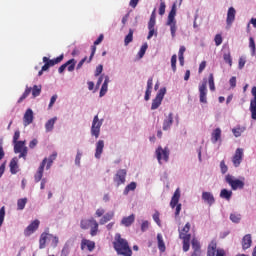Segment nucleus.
<instances>
[{
  "label": "nucleus",
  "mask_w": 256,
  "mask_h": 256,
  "mask_svg": "<svg viewBox=\"0 0 256 256\" xmlns=\"http://www.w3.org/2000/svg\"><path fill=\"white\" fill-rule=\"evenodd\" d=\"M114 250L116 251L117 255L120 256H133V250L131 246H129V241L123 238L121 234L116 233L114 236V241L112 243Z\"/></svg>",
  "instance_id": "f257e3e1"
},
{
  "label": "nucleus",
  "mask_w": 256,
  "mask_h": 256,
  "mask_svg": "<svg viewBox=\"0 0 256 256\" xmlns=\"http://www.w3.org/2000/svg\"><path fill=\"white\" fill-rule=\"evenodd\" d=\"M179 199H181V190L179 188H177L171 198L170 201V207L172 209H175V217H179L180 213H181V207L182 205L179 204Z\"/></svg>",
  "instance_id": "f03ea898"
},
{
  "label": "nucleus",
  "mask_w": 256,
  "mask_h": 256,
  "mask_svg": "<svg viewBox=\"0 0 256 256\" xmlns=\"http://www.w3.org/2000/svg\"><path fill=\"white\" fill-rule=\"evenodd\" d=\"M225 181L228 183V185H230L233 191H237V189H243V187H245V182L235 179V177L230 174L226 175Z\"/></svg>",
  "instance_id": "7ed1b4c3"
},
{
  "label": "nucleus",
  "mask_w": 256,
  "mask_h": 256,
  "mask_svg": "<svg viewBox=\"0 0 256 256\" xmlns=\"http://www.w3.org/2000/svg\"><path fill=\"white\" fill-rule=\"evenodd\" d=\"M103 125V120H99V115L94 116L91 126V136L95 139H99L101 134V126Z\"/></svg>",
  "instance_id": "20e7f679"
},
{
  "label": "nucleus",
  "mask_w": 256,
  "mask_h": 256,
  "mask_svg": "<svg viewBox=\"0 0 256 256\" xmlns=\"http://www.w3.org/2000/svg\"><path fill=\"white\" fill-rule=\"evenodd\" d=\"M165 93H167V88H161L157 93L155 99L152 100L151 109L155 111V109H159L161 107V103H163V98L165 97Z\"/></svg>",
  "instance_id": "39448f33"
},
{
  "label": "nucleus",
  "mask_w": 256,
  "mask_h": 256,
  "mask_svg": "<svg viewBox=\"0 0 256 256\" xmlns=\"http://www.w3.org/2000/svg\"><path fill=\"white\" fill-rule=\"evenodd\" d=\"M63 57H64L63 54H61L57 58H54V59L50 60L49 58L44 56L43 57L44 65L42 66V71H48V69L50 67H54V65H58V63H61V61H63Z\"/></svg>",
  "instance_id": "423d86ee"
},
{
  "label": "nucleus",
  "mask_w": 256,
  "mask_h": 256,
  "mask_svg": "<svg viewBox=\"0 0 256 256\" xmlns=\"http://www.w3.org/2000/svg\"><path fill=\"white\" fill-rule=\"evenodd\" d=\"M14 152L20 154L19 159H21V157H27V146H25V141H18L14 143Z\"/></svg>",
  "instance_id": "0eeeda50"
},
{
  "label": "nucleus",
  "mask_w": 256,
  "mask_h": 256,
  "mask_svg": "<svg viewBox=\"0 0 256 256\" xmlns=\"http://www.w3.org/2000/svg\"><path fill=\"white\" fill-rule=\"evenodd\" d=\"M126 177H127V170L120 169L115 174L113 181L116 184V186L119 187L120 185H124Z\"/></svg>",
  "instance_id": "6e6552de"
},
{
  "label": "nucleus",
  "mask_w": 256,
  "mask_h": 256,
  "mask_svg": "<svg viewBox=\"0 0 256 256\" xmlns=\"http://www.w3.org/2000/svg\"><path fill=\"white\" fill-rule=\"evenodd\" d=\"M39 225H41V222L38 219L34 220L30 225L26 227V229L24 230V235L26 237H29V235H33V233L39 229Z\"/></svg>",
  "instance_id": "1a4fd4ad"
},
{
  "label": "nucleus",
  "mask_w": 256,
  "mask_h": 256,
  "mask_svg": "<svg viewBox=\"0 0 256 256\" xmlns=\"http://www.w3.org/2000/svg\"><path fill=\"white\" fill-rule=\"evenodd\" d=\"M77 61H75V59H70L68 60L66 63L62 64L59 68H58V73H63V71H65L66 69L69 72L75 71V65H76ZM68 67V68H67Z\"/></svg>",
  "instance_id": "9d476101"
},
{
  "label": "nucleus",
  "mask_w": 256,
  "mask_h": 256,
  "mask_svg": "<svg viewBox=\"0 0 256 256\" xmlns=\"http://www.w3.org/2000/svg\"><path fill=\"white\" fill-rule=\"evenodd\" d=\"M251 93L253 95V99L250 100V112L252 119L256 121V86L252 88Z\"/></svg>",
  "instance_id": "9b49d317"
},
{
  "label": "nucleus",
  "mask_w": 256,
  "mask_h": 256,
  "mask_svg": "<svg viewBox=\"0 0 256 256\" xmlns=\"http://www.w3.org/2000/svg\"><path fill=\"white\" fill-rule=\"evenodd\" d=\"M156 157L158 161H168L169 160V148H161L159 147L156 150Z\"/></svg>",
  "instance_id": "f8f14e48"
},
{
  "label": "nucleus",
  "mask_w": 256,
  "mask_h": 256,
  "mask_svg": "<svg viewBox=\"0 0 256 256\" xmlns=\"http://www.w3.org/2000/svg\"><path fill=\"white\" fill-rule=\"evenodd\" d=\"M191 231V223L187 222L185 226L179 230V238L180 239H191V234L189 233Z\"/></svg>",
  "instance_id": "ddd939ff"
},
{
  "label": "nucleus",
  "mask_w": 256,
  "mask_h": 256,
  "mask_svg": "<svg viewBox=\"0 0 256 256\" xmlns=\"http://www.w3.org/2000/svg\"><path fill=\"white\" fill-rule=\"evenodd\" d=\"M33 119H34L33 110L31 108H28L24 113V117H23L24 127L31 125V123H33Z\"/></svg>",
  "instance_id": "4468645a"
},
{
  "label": "nucleus",
  "mask_w": 256,
  "mask_h": 256,
  "mask_svg": "<svg viewBox=\"0 0 256 256\" xmlns=\"http://www.w3.org/2000/svg\"><path fill=\"white\" fill-rule=\"evenodd\" d=\"M103 34H100L98 39L94 42V45L91 47V54L90 57L88 59V63H91V61H93V57H95V53L97 51V45H100L103 41Z\"/></svg>",
  "instance_id": "2eb2a0df"
},
{
  "label": "nucleus",
  "mask_w": 256,
  "mask_h": 256,
  "mask_svg": "<svg viewBox=\"0 0 256 256\" xmlns=\"http://www.w3.org/2000/svg\"><path fill=\"white\" fill-rule=\"evenodd\" d=\"M235 15H237V11L235 8L230 7L227 12V18H226V23L228 27H231L235 21Z\"/></svg>",
  "instance_id": "dca6fc26"
},
{
  "label": "nucleus",
  "mask_w": 256,
  "mask_h": 256,
  "mask_svg": "<svg viewBox=\"0 0 256 256\" xmlns=\"http://www.w3.org/2000/svg\"><path fill=\"white\" fill-rule=\"evenodd\" d=\"M200 103H207V82H203L199 86Z\"/></svg>",
  "instance_id": "f3484780"
},
{
  "label": "nucleus",
  "mask_w": 256,
  "mask_h": 256,
  "mask_svg": "<svg viewBox=\"0 0 256 256\" xmlns=\"http://www.w3.org/2000/svg\"><path fill=\"white\" fill-rule=\"evenodd\" d=\"M46 163H47V162L43 161V162L40 164V166H39L37 172L35 173V175H34V181H35V183H39V181H43V171H45V165H46Z\"/></svg>",
  "instance_id": "a211bd4d"
},
{
  "label": "nucleus",
  "mask_w": 256,
  "mask_h": 256,
  "mask_svg": "<svg viewBox=\"0 0 256 256\" xmlns=\"http://www.w3.org/2000/svg\"><path fill=\"white\" fill-rule=\"evenodd\" d=\"M191 243L193 249L191 256H201V243L199 242V240L193 238Z\"/></svg>",
  "instance_id": "6ab92c4d"
},
{
  "label": "nucleus",
  "mask_w": 256,
  "mask_h": 256,
  "mask_svg": "<svg viewBox=\"0 0 256 256\" xmlns=\"http://www.w3.org/2000/svg\"><path fill=\"white\" fill-rule=\"evenodd\" d=\"M171 125H173V112H170L164 119L162 126L163 131H169V129H171Z\"/></svg>",
  "instance_id": "aec40b11"
},
{
  "label": "nucleus",
  "mask_w": 256,
  "mask_h": 256,
  "mask_svg": "<svg viewBox=\"0 0 256 256\" xmlns=\"http://www.w3.org/2000/svg\"><path fill=\"white\" fill-rule=\"evenodd\" d=\"M175 15H177V4L176 3H174L172 5V8L168 14V20H167L166 25H171V23H176Z\"/></svg>",
  "instance_id": "412c9836"
},
{
  "label": "nucleus",
  "mask_w": 256,
  "mask_h": 256,
  "mask_svg": "<svg viewBox=\"0 0 256 256\" xmlns=\"http://www.w3.org/2000/svg\"><path fill=\"white\" fill-rule=\"evenodd\" d=\"M85 247L91 252L95 249V242L83 238L81 241V250L85 251Z\"/></svg>",
  "instance_id": "4be33fe9"
},
{
  "label": "nucleus",
  "mask_w": 256,
  "mask_h": 256,
  "mask_svg": "<svg viewBox=\"0 0 256 256\" xmlns=\"http://www.w3.org/2000/svg\"><path fill=\"white\" fill-rule=\"evenodd\" d=\"M202 199H203L204 203H207L210 206L215 203V197L213 196V193H211V192H203Z\"/></svg>",
  "instance_id": "5701e85b"
},
{
  "label": "nucleus",
  "mask_w": 256,
  "mask_h": 256,
  "mask_svg": "<svg viewBox=\"0 0 256 256\" xmlns=\"http://www.w3.org/2000/svg\"><path fill=\"white\" fill-rule=\"evenodd\" d=\"M217 253V240H212L207 248V256H215Z\"/></svg>",
  "instance_id": "b1692460"
},
{
  "label": "nucleus",
  "mask_w": 256,
  "mask_h": 256,
  "mask_svg": "<svg viewBox=\"0 0 256 256\" xmlns=\"http://www.w3.org/2000/svg\"><path fill=\"white\" fill-rule=\"evenodd\" d=\"M133 223H135V214L123 217L121 220V225H124V227H131Z\"/></svg>",
  "instance_id": "393cba45"
},
{
  "label": "nucleus",
  "mask_w": 256,
  "mask_h": 256,
  "mask_svg": "<svg viewBox=\"0 0 256 256\" xmlns=\"http://www.w3.org/2000/svg\"><path fill=\"white\" fill-rule=\"evenodd\" d=\"M49 237H53L52 234L49 233H42L39 239V249H45V245L47 243V239H49Z\"/></svg>",
  "instance_id": "a878e982"
},
{
  "label": "nucleus",
  "mask_w": 256,
  "mask_h": 256,
  "mask_svg": "<svg viewBox=\"0 0 256 256\" xmlns=\"http://www.w3.org/2000/svg\"><path fill=\"white\" fill-rule=\"evenodd\" d=\"M104 147H105V142L103 140H99L96 143V153H95L96 159H101V154L103 153Z\"/></svg>",
  "instance_id": "bb28decb"
},
{
  "label": "nucleus",
  "mask_w": 256,
  "mask_h": 256,
  "mask_svg": "<svg viewBox=\"0 0 256 256\" xmlns=\"http://www.w3.org/2000/svg\"><path fill=\"white\" fill-rule=\"evenodd\" d=\"M55 123H57V117H53L45 123L46 133H51V131H53Z\"/></svg>",
  "instance_id": "cd10ccee"
},
{
  "label": "nucleus",
  "mask_w": 256,
  "mask_h": 256,
  "mask_svg": "<svg viewBox=\"0 0 256 256\" xmlns=\"http://www.w3.org/2000/svg\"><path fill=\"white\" fill-rule=\"evenodd\" d=\"M251 243H253L251 234H246L242 239V249H249V247H251Z\"/></svg>",
  "instance_id": "c85d7f7f"
},
{
  "label": "nucleus",
  "mask_w": 256,
  "mask_h": 256,
  "mask_svg": "<svg viewBox=\"0 0 256 256\" xmlns=\"http://www.w3.org/2000/svg\"><path fill=\"white\" fill-rule=\"evenodd\" d=\"M115 217V212H107L99 221L101 225H105V223H109Z\"/></svg>",
  "instance_id": "c756f323"
},
{
  "label": "nucleus",
  "mask_w": 256,
  "mask_h": 256,
  "mask_svg": "<svg viewBox=\"0 0 256 256\" xmlns=\"http://www.w3.org/2000/svg\"><path fill=\"white\" fill-rule=\"evenodd\" d=\"M212 143H217V141H221V128H216L211 134Z\"/></svg>",
  "instance_id": "7c9ffc66"
},
{
  "label": "nucleus",
  "mask_w": 256,
  "mask_h": 256,
  "mask_svg": "<svg viewBox=\"0 0 256 256\" xmlns=\"http://www.w3.org/2000/svg\"><path fill=\"white\" fill-rule=\"evenodd\" d=\"M157 241H158V249L161 251V253H165L166 247H165V241H163V235L160 233L157 234Z\"/></svg>",
  "instance_id": "2f4dec72"
},
{
  "label": "nucleus",
  "mask_w": 256,
  "mask_h": 256,
  "mask_svg": "<svg viewBox=\"0 0 256 256\" xmlns=\"http://www.w3.org/2000/svg\"><path fill=\"white\" fill-rule=\"evenodd\" d=\"M93 221H95V218L81 220L80 222L81 229H84V230L89 229V227H91V225L93 224Z\"/></svg>",
  "instance_id": "473e14b6"
},
{
  "label": "nucleus",
  "mask_w": 256,
  "mask_h": 256,
  "mask_svg": "<svg viewBox=\"0 0 256 256\" xmlns=\"http://www.w3.org/2000/svg\"><path fill=\"white\" fill-rule=\"evenodd\" d=\"M91 230H90V235L92 237H95V235H97V233L99 232V223H97V220H92V224L90 226Z\"/></svg>",
  "instance_id": "72a5a7b5"
},
{
  "label": "nucleus",
  "mask_w": 256,
  "mask_h": 256,
  "mask_svg": "<svg viewBox=\"0 0 256 256\" xmlns=\"http://www.w3.org/2000/svg\"><path fill=\"white\" fill-rule=\"evenodd\" d=\"M243 155H244L243 148H237L236 151H235V154L233 156V161H242L243 160Z\"/></svg>",
  "instance_id": "f704fd0d"
},
{
  "label": "nucleus",
  "mask_w": 256,
  "mask_h": 256,
  "mask_svg": "<svg viewBox=\"0 0 256 256\" xmlns=\"http://www.w3.org/2000/svg\"><path fill=\"white\" fill-rule=\"evenodd\" d=\"M232 196H233V192L229 191L227 189H222L221 192H220V197L222 199H226L227 201H229Z\"/></svg>",
  "instance_id": "c9c22d12"
},
{
  "label": "nucleus",
  "mask_w": 256,
  "mask_h": 256,
  "mask_svg": "<svg viewBox=\"0 0 256 256\" xmlns=\"http://www.w3.org/2000/svg\"><path fill=\"white\" fill-rule=\"evenodd\" d=\"M31 91H32V88L26 86V89H25L24 93H23L22 96L18 99V103H23V101H25V99H27V97H29V95H31Z\"/></svg>",
  "instance_id": "e433bc0d"
},
{
  "label": "nucleus",
  "mask_w": 256,
  "mask_h": 256,
  "mask_svg": "<svg viewBox=\"0 0 256 256\" xmlns=\"http://www.w3.org/2000/svg\"><path fill=\"white\" fill-rule=\"evenodd\" d=\"M31 91H32V88L26 86V89H25L24 93H23L22 96L18 99V103H23V101H25V99H27V97H29V95H31Z\"/></svg>",
  "instance_id": "4c0bfd02"
},
{
  "label": "nucleus",
  "mask_w": 256,
  "mask_h": 256,
  "mask_svg": "<svg viewBox=\"0 0 256 256\" xmlns=\"http://www.w3.org/2000/svg\"><path fill=\"white\" fill-rule=\"evenodd\" d=\"M10 173H12V175L19 173V164H17V161L10 162Z\"/></svg>",
  "instance_id": "58836bf2"
},
{
  "label": "nucleus",
  "mask_w": 256,
  "mask_h": 256,
  "mask_svg": "<svg viewBox=\"0 0 256 256\" xmlns=\"http://www.w3.org/2000/svg\"><path fill=\"white\" fill-rule=\"evenodd\" d=\"M135 189H137V183L135 182H131L130 184H128L125 189H124V194L125 195H129V191H135Z\"/></svg>",
  "instance_id": "ea45409f"
},
{
  "label": "nucleus",
  "mask_w": 256,
  "mask_h": 256,
  "mask_svg": "<svg viewBox=\"0 0 256 256\" xmlns=\"http://www.w3.org/2000/svg\"><path fill=\"white\" fill-rule=\"evenodd\" d=\"M27 205V198H22L17 201V207L19 211H23Z\"/></svg>",
  "instance_id": "a19ab883"
},
{
  "label": "nucleus",
  "mask_w": 256,
  "mask_h": 256,
  "mask_svg": "<svg viewBox=\"0 0 256 256\" xmlns=\"http://www.w3.org/2000/svg\"><path fill=\"white\" fill-rule=\"evenodd\" d=\"M183 241V251L185 253H187V251H189L190 247H191V238H185V239H182Z\"/></svg>",
  "instance_id": "79ce46f5"
},
{
  "label": "nucleus",
  "mask_w": 256,
  "mask_h": 256,
  "mask_svg": "<svg viewBox=\"0 0 256 256\" xmlns=\"http://www.w3.org/2000/svg\"><path fill=\"white\" fill-rule=\"evenodd\" d=\"M208 83H209L210 91H215V78L213 77V73L209 74Z\"/></svg>",
  "instance_id": "37998d69"
},
{
  "label": "nucleus",
  "mask_w": 256,
  "mask_h": 256,
  "mask_svg": "<svg viewBox=\"0 0 256 256\" xmlns=\"http://www.w3.org/2000/svg\"><path fill=\"white\" fill-rule=\"evenodd\" d=\"M170 27L171 36L175 38V34L177 33V22H171L170 24H166Z\"/></svg>",
  "instance_id": "c03bdc74"
},
{
  "label": "nucleus",
  "mask_w": 256,
  "mask_h": 256,
  "mask_svg": "<svg viewBox=\"0 0 256 256\" xmlns=\"http://www.w3.org/2000/svg\"><path fill=\"white\" fill-rule=\"evenodd\" d=\"M41 95V85H34L32 88V96L39 97Z\"/></svg>",
  "instance_id": "a18cd8bd"
},
{
  "label": "nucleus",
  "mask_w": 256,
  "mask_h": 256,
  "mask_svg": "<svg viewBox=\"0 0 256 256\" xmlns=\"http://www.w3.org/2000/svg\"><path fill=\"white\" fill-rule=\"evenodd\" d=\"M132 41H133V29H130L128 35H126V37L124 39V45L127 46Z\"/></svg>",
  "instance_id": "49530a36"
},
{
  "label": "nucleus",
  "mask_w": 256,
  "mask_h": 256,
  "mask_svg": "<svg viewBox=\"0 0 256 256\" xmlns=\"http://www.w3.org/2000/svg\"><path fill=\"white\" fill-rule=\"evenodd\" d=\"M171 68L173 73L177 71V54H174L171 57Z\"/></svg>",
  "instance_id": "de8ad7c7"
},
{
  "label": "nucleus",
  "mask_w": 256,
  "mask_h": 256,
  "mask_svg": "<svg viewBox=\"0 0 256 256\" xmlns=\"http://www.w3.org/2000/svg\"><path fill=\"white\" fill-rule=\"evenodd\" d=\"M147 48H148V45L147 43L143 44L138 52V57L140 59H143V57L145 56V53L147 52Z\"/></svg>",
  "instance_id": "09e8293b"
},
{
  "label": "nucleus",
  "mask_w": 256,
  "mask_h": 256,
  "mask_svg": "<svg viewBox=\"0 0 256 256\" xmlns=\"http://www.w3.org/2000/svg\"><path fill=\"white\" fill-rule=\"evenodd\" d=\"M223 59L225 61V63H228V65H233V59L231 58V52H227V53H224L223 55Z\"/></svg>",
  "instance_id": "8fccbe9b"
},
{
  "label": "nucleus",
  "mask_w": 256,
  "mask_h": 256,
  "mask_svg": "<svg viewBox=\"0 0 256 256\" xmlns=\"http://www.w3.org/2000/svg\"><path fill=\"white\" fill-rule=\"evenodd\" d=\"M230 220L232 221V223H239L241 221V214H230Z\"/></svg>",
  "instance_id": "3c124183"
},
{
  "label": "nucleus",
  "mask_w": 256,
  "mask_h": 256,
  "mask_svg": "<svg viewBox=\"0 0 256 256\" xmlns=\"http://www.w3.org/2000/svg\"><path fill=\"white\" fill-rule=\"evenodd\" d=\"M69 253H71V248L69 247V244H65L60 256H69Z\"/></svg>",
  "instance_id": "603ef678"
},
{
  "label": "nucleus",
  "mask_w": 256,
  "mask_h": 256,
  "mask_svg": "<svg viewBox=\"0 0 256 256\" xmlns=\"http://www.w3.org/2000/svg\"><path fill=\"white\" fill-rule=\"evenodd\" d=\"M249 48L251 49L252 51V55H255V40L253 39V37H250L249 38Z\"/></svg>",
  "instance_id": "864d4df0"
},
{
  "label": "nucleus",
  "mask_w": 256,
  "mask_h": 256,
  "mask_svg": "<svg viewBox=\"0 0 256 256\" xmlns=\"http://www.w3.org/2000/svg\"><path fill=\"white\" fill-rule=\"evenodd\" d=\"M232 133L235 137H241V134L243 133V129L241 127L233 128Z\"/></svg>",
  "instance_id": "5fc2aeb1"
},
{
  "label": "nucleus",
  "mask_w": 256,
  "mask_h": 256,
  "mask_svg": "<svg viewBox=\"0 0 256 256\" xmlns=\"http://www.w3.org/2000/svg\"><path fill=\"white\" fill-rule=\"evenodd\" d=\"M214 41H215L216 47H219V45L223 43V37L221 36V34H217L214 38Z\"/></svg>",
  "instance_id": "6e6d98bb"
},
{
  "label": "nucleus",
  "mask_w": 256,
  "mask_h": 256,
  "mask_svg": "<svg viewBox=\"0 0 256 256\" xmlns=\"http://www.w3.org/2000/svg\"><path fill=\"white\" fill-rule=\"evenodd\" d=\"M3 221H5V206L0 209V227L3 225Z\"/></svg>",
  "instance_id": "4d7b16f0"
},
{
  "label": "nucleus",
  "mask_w": 256,
  "mask_h": 256,
  "mask_svg": "<svg viewBox=\"0 0 256 256\" xmlns=\"http://www.w3.org/2000/svg\"><path fill=\"white\" fill-rule=\"evenodd\" d=\"M108 87H109L108 85L102 84V87L100 89V97H105Z\"/></svg>",
  "instance_id": "13d9d810"
},
{
  "label": "nucleus",
  "mask_w": 256,
  "mask_h": 256,
  "mask_svg": "<svg viewBox=\"0 0 256 256\" xmlns=\"http://www.w3.org/2000/svg\"><path fill=\"white\" fill-rule=\"evenodd\" d=\"M147 229H149V221L145 220L141 224V232L145 233V231H147Z\"/></svg>",
  "instance_id": "bf43d9fd"
},
{
  "label": "nucleus",
  "mask_w": 256,
  "mask_h": 256,
  "mask_svg": "<svg viewBox=\"0 0 256 256\" xmlns=\"http://www.w3.org/2000/svg\"><path fill=\"white\" fill-rule=\"evenodd\" d=\"M153 219H154L155 223H156L159 227H161V219L159 218V212H155V213L153 214Z\"/></svg>",
  "instance_id": "052dcab7"
},
{
  "label": "nucleus",
  "mask_w": 256,
  "mask_h": 256,
  "mask_svg": "<svg viewBox=\"0 0 256 256\" xmlns=\"http://www.w3.org/2000/svg\"><path fill=\"white\" fill-rule=\"evenodd\" d=\"M19 137H21V132L16 130L13 136V143H19Z\"/></svg>",
  "instance_id": "680f3d73"
},
{
  "label": "nucleus",
  "mask_w": 256,
  "mask_h": 256,
  "mask_svg": "<svg viewBox=\"0 0 256 256\" xmlns=\"http://www.w3.org/2000/svg\"><path fill=\"white\" fill-rule=\"evenodd\" d=\"M205 67H207V61H202L199 65L198 73H203V71H205Z\"/></svg>",
  "instance_id": "e2e57ef3"
},
{
  "label": "nucleus",
  "mask_w": 256,
  "mask_h": 256,
  "mask_svg": "<svg viewBox=\"0 0 256 256\" xmlns=\"http://www.w3.org/2000/svg\"><path fill=\"white\" fill-rule=\"evenodd\" d=\"M103 215H105V209L103 208H98L95 212V216L96 217H103Z\"/></svg>",
  "instance_id": "0e129e2a"
},
{
  "label": "nucleus",
  "mask_w": 256,
  "mask_h": 256,
  "mask_svg": "<svg viewBox=\"0 0 256 256\" xmlns=\"http://www.w3.org/2000/svg\"><path fill=\"white\" fill-rule=\"evenodd\" d=\"M165 8H166L165 2H161L159 7V15H165Z\"/></svg>",
  "instance_id": "69168bd1"
},
{
  "label": "nucleus",
  "mask_w": 256,
  "mask_h": 256,
  "mask_svg": "<svg viewBox=\"0 0 256 256\" xmlns=\"http://www.w3.org/2000/svg\"><path fill=\"white\" fill-rule=\"evenodd\" d=\"M101 73H103V65L97 66L96 71H95V77H99V75Z\"/></svg>",
  "instance_id": "338daca9"
},
{
  "label": "nucleus",
  "mask_w": 256,
  "mask_h": 256,
  "mask_svg": "<svg viewBox=\"0 0 256 256\" xmlns=\"http://www.w3.org/2000/svg\"><path fill=\"white\" fill-rule=\"evenodd\" d=\"M216 256H226L225 250L223 248L216 249Z\"/></svg>",
  "instance_id": "774afa93"
}]
</instances>
